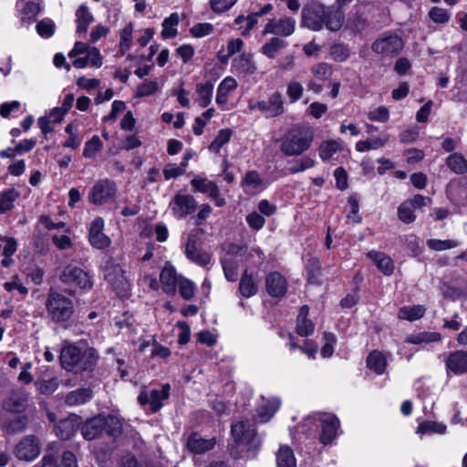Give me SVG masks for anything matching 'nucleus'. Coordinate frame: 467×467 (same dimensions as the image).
I'll list each match as a JSON object with an SVG mask.
<instances>
[{
	"instance_id": "obj_1",
	"label": "nucleus",
	"mask_w": 467,
	"mask_h": 467,
	"mask_svg": "<svg viewBox=\"0 0 467 467\" xmlns=\"http://www.w3.org/2000/svg\"><path fill=\"white\" fill-rule=\"evenodd\" d=\"M232 435L236 447L245 450L254 457L260 447L261 440L257 436L254 426L248 420H242L232 425Z\"/></svg>"
},
{
	"instance_id": "obj_2",
	"label": "nucleus",
	"mask_w": 467,
	"mask_h": 467,
	"mask_svg": "<svg viewBox=\"0 0 467 467\" xmlns=\"http://www.w3.org/2000/svg\"><path fill=\"white\" fill-rule=\"evenodd\" d=\"M68 57L74 58L72 65L76 68L87 67L99 68L103 64V57L99 48L88 43L78 41L69 51Z\"/></svg>"
},
{
	"instance_id": "obj_3",
	"label": "nucleus",
	"mask_w": 467,
	"mask_h": 467,
	"mask_svg": "<svg viewBox=\"0 0 467 467\" xmlns=\"http://www.w3.org/2000/svg\"><path fill=\"white\" fill-rule=\"evenodd\" d=\"M46 307L51 319L57 323L67 322L74 313L73 301L67 296L54 291L48 293Z\"/></svg>"
},
{
	"instance_id": "obj_4",
	"label": "nucleus",
	"mask_w": 467,
	"mask_h": 467,
	"mask_svg": "<svg viewBox=\"0 0 467 467\" xmlns=\"http://www.w3.org/2000/svg\"><path fill=\"white\" fill-rule=\"evenodd\" d=\"M106 281L112 286L119 296L126 297L130 291V284L126 272L112 259H108L103 265Z\"/></svg>"
},
{
	"instance_id": "obj_5",
	"label": "nucleus",
	"mask_w": 467,
	"mask_h": 467,
	"mask_svg": "<svg viewBox=\"0 0 467 467\" xmlns=\"http://www.w3.org/2000/svg\"><path fill=\"white\" fill-rule=\"evenodd\" d=\"M312 138L301 130H292L283 139L281 151L287 156L300 155L309 149Z\"/></svg>"
},
{
	"instance_id": "obj_6",
	"label": "nucleus",
	"mask_w": 467,
	"mask_h": 467,
	"mask_svg": "<svg viewBox=\"0 0 467 467\" xmlns=\"http://www.w3.org/2000/svg\"><path fill=\"white\" fill-rule=\"evenodd\" d=\"M60 281L68 286L83 291L93 287L92 276L85 270L75 265H67L60 275Z\"/></svg>"
},
{
	"instance_id": "obj_7",
	"label": "nucleus",
	"mask_w": 467,
	"mask_h": 467,
	"mask_svg": "<svg viewBox=\"0 0 467 467\" xmlns=\"http://www.w3.org/2000/svg\"><path fill=\"white\" fill-rule=\"evenodd\" d=\"M118 191L116 182L109 179L97 181L88 192V199L95 205H103L111 201Z\"/></svg>"
},
{
	"instance_id": "obj_8",
	"label": "nucleus",
	"mask_w": 467,
	"mask_h": 467,
	"mask_svg": "<svg viewBox=\"0 0 467 467\" xmlns=\"http://www.w3.org/2000/svg\"><path fill=\"white\" fill-rule=\"evenodd\" d=\"M41 448V441L36 436L26 435L16 443L13 453L17 460L31 462L40 455Z\"/></svg>"
},
{
	"instance_id": "obj_9",
	"label": "nucleus",
	"mask_w": 467,
	"mask_h": 467,
	"mask_svg": "<svg viewBox=\"0 0 467 467\" xmlns=\"http://www.w3.org/2000/svg\"><path fill=\"white\" fill-rule=\"evenodd\" d=\"M170 389V385L164 384L161 386L160 389H154L150 390L149 392L142 391L139 395L138 400L140 405L149 404L150 411L155 413L162 408V401L169 398Z\"/></svg>"
},
{
	"instance_id": "obj_10",
	"label": "nucleus",
	"mask_w": 467,
	"mask_h": 467,
	"mask_svg": "<svg viewBox=\"0 0 467 467\" xmlns=\"http://www.w3.org/2000/svg\"><path fill=\"white\" fill-rule=\"evenodd\" d=\"M326 6L320 3H313L303 10L302 17L304 25L314 31H319L324 27Z\"/></svg>"
},
{
	"instance_id": "obj_11",
	"label": "nucleus",
	"mask_w": 467,
	"mask_h": 467,
	"mask_svg": "<svg viewBox=\"0 0 467 467\" xmlns=\"http://www.w3.org/2000/svg\"><path fill=\"white\" fill-rule=\"evenodd\" d=\"M317 420L321 424L320 442L325 445L330 444L338 435V419L333 414L319 413Z\"/></svg>"
},
{
	"instance_id": "obj_12",
	"label": "nucleus",
	"mask_w": 467,
	"mask_h": 467,
	"mask_svg": "<svg viewBox=\"0 0 467 467\" xmlns=\"http://www.w3.org/2000/svg\"><path fill=\"white\" fill-rule=\"evenodd\" d=\"M170 208L177 219H182L196 210L197 202L192 195L179 192L171 202Z\"/></svg>"
},
{
	"instance_id": "obj_13",
	"label": "nucleus",
	"mask_w": 467,
	"mask_h": 467,
	"mask_svg": "<svg viewBox=\"0 0 467 467\" xmlns=\"http://www.w3.org/2000/svg\"><path fill=\"white\" fill-rule=\"evenodd\" d=\"M250 110L258 109L266 117H276L284 112L282 95L279 92L273 93L267 100H261L249 104Z\"/></svg>"
},
{
	"instance_id": "obj_14",
	"label": "nucleus",
	"mask_w": 467,
	"mask_h": 467,
	"mask_svg": "<svg viewBox=\"0 0 467 467\" xmlns=\"http://www.w3.org/2000/svg\"><path fill=\"white\" fill-rule=\"evenodd\" d=\"M104 220L96 217L90 223L88 229V241L96 249H105L110 245V239L103 233Z\"/></svg>"
},
{
	"instance_id": "obj_15",
	"label": "nucleus",
	"mask_w": 467,
	"mask_h": 467,
	"mask_svg": "<svg viewBox=\"0 0 467 467\" xmlns=\"http://www.w3.org/2000/svg\"><path fill=\"white\" fill-rule=\"evenodd\" d=\"M371 47L375 53L394 56L402 49L403 42L398 36H388L377 39Z\"/></svg>"
},
{
	"instance_id": "obj_16",
	"label": "nucleus",
	"mask_w": 467,
	"mask_h": 467,
	"mask_svg": "<svg viewBox=\"0 0 467 467\" xmlns=\"http://www.w3.org/2000/svg\"><path fill=\"white\" fill-rule=\"evenodd\" d=\"M296 20L291 17H285L280 19H272L265 25L263 34H274L283 36H288L295 31Z\"/></svg>"
},
{
	"instance_id": "obj_17",
	"label": "nucleus",
	"mask_w": 467,
	"mask_h": 467,
	"mask_svg": "<svg viewBox=\"0 0 467 467\" xmlns=\"http://www.w3.org/2000/svg\"><path fill=\"white\" fill-rule=\"evenodd\" d=\"M244 192L248 195H255L263 192L267 184L256 171H247L241 183Z\"/></svg>"
},
{
	"instance_id": "obj_18",
	"label": "nucleus",
	"mask_w": 467,
	"mask_h": 467,
	"mask_svg": "<svg viewBox=\"0 0 467 467\" xmlns=\"http://www.w3.org/2000/svg\"><path fill=\"white\" fill-rule=\"evenodd\" d=\"M448 371L455 375H462L467 372V351L456 350L451 352L445 360Z\"/></svg>"
},
{
	"instance_id": "obj_19",
	"label": "nucleus",
	"mask_w": 467,
	"mask_h": 467,
	"mask_svg": "<svg viewBox=\"0 0 467 467\" xmlns=\"http://www.w3.org/2000/svg\"><path fill=\"white\" fill-rule=\"evenodd\" d=\"M267 293L274 297L283 296L287 290V282L278 272L270 273L265 278Z\"/></svg>"
},
{
	"instance_id": "obj_20",
	"label": "nucleus",
	"mask_w": 467,
	"mask_h": 467,
	"mask_svg": "<svg viewBox=\"0 0 467 467\" xmlns=\"http://www.w3.org/2000/svg\"><path fill=\"white\" fill-rule=\"evenodd\" d=\"M182 275H178L174 267L166 264L160 275V281L162 289L166 294L173 295L176 292L177 285Z\"/></svg>"
},
{
	"instance_id": "obj_21",
	"label": "nucleus",
	"mask_w": 467,
	"mask_h": 467,
	"mask_svg": "<svg viewBox=\"0 0 467 467\" xmlns=\"http://www.w3.org/2000/svg\"><path fill=\"white\" fill-rule=\"evenodd\" d=\"M80 349L71 344L64 346L60 352V362L62 367L68 371H76L80 358Z\"/></svg>"
},
{
	"instance_id": "obj_22",
	"label": "nucleus",
	"mask_w": 467,
	"mask_h": 467,
	"mask_svg": "<svg viewBox=\"0 0 467 467\" xmlns=\"http://www.w3.org/2000/svg\"><path fill=\"white\" fill-rule=\"evenodd\" d=\"M187 257L200 265H207L210 263V255L197 247V239L194 235H189L185 246Z\"/></svg>"
},
{
	"instance_id": "obj_23",
	"label": "nucleus",
	"mask_w": 467,
	"mask_h": 467,
	"mask_svg": "<svg viewBox=\"0 0 467 467\" xmlns=\"http://www.w3.org/2000/svg\"><path fill=\"white\" fill-rule=\"evenodd\" d=\"M42 467H78L77 459L71 451H64L58 459L54 454H46L42 458Z\"/></svg>"
},
{
	"instance_id": "obj_24",
	"label": "nucleus",
	"mask_w": 467,
	"mask_h": 467,
	"mask_svg": "<svg viewBox=\"0 0 467 467\" xmlns=\"http://www.w3.org/2000/svg\"><path fill=\"white\" fill-rule=\"evenodd\" d=\"M280 407V400L276 398L271 400H263L257 409L254 419L258 423H265L274 416Z\"/></svg>"
},
{
	"instance_id": "obj_25",
	"label": "nucleus",
	"mask_w": 467,
	"mask_h": 467,
	"mask_svg": "<svg viewBox=\"0 0 467 467\" xmlns=\"http://www.w3.org/2000/svg\"><path fill=\"white\" fill-rule=\"evenodd\" d=\"M324 26L330 31H338L344 22V13L340 6H326Z\"/></svg>"
},
{
	"instance_id": "obj_26",
	"label": "nucleus",
	"mask_w": 467,
	"mask_h": 467,
	"mask_svg": "<svg viewBox=\"0 0 467 467\" xmlns=\"http://www.w3.org/2000/svg\"><path fill=\"white\" fill-rule=\"evenodd\" d=\"M103 424V415H99L88 420L81 427V433L83 437L88 441L99 437V435L104 431Z\"/></svg>"
},
{
	"instance_id": "obj_27",
	"label": "nucleus",
	"mask_w": 467,
	"mask_h": 467,
	"mask_svg": "<svg viewBox=\"0 0 467 467\" xmlns=\"http://www.w3.org/2000/svg\"><path fill=\"white\" fill-rule=\"evenodd\" d=\"M367 256L373 261L378 269L385 275H391L395 265L393 260L387 254L379 251H369Z\"/></svg>"
},
{
	"instance_id": "obj_28",
	"label": "nucleus",
	"mask_w": 467,
	"mask_h": 467,
	"mask_svg": "<svg viewBox=\"0 0 467 467\" xmlns=\"http://www.w3.org/2000/svg\"><path fill=\"white\" fill-rule=\"evenodd\" d=\"M215 445V439H203L198 433H192L187 441V448L193 453L200 454L212 450Z\"/></svg>"
},
{
	"instance_id": "obj_29",
	"label": "nucleus",
	"mask_w": 467,
	"mask_h": 467,
	"mask_svg": "<svg viewBox=\"0 0 467 467\" xmlns=\"http://www.w3.org/2000/svg\"><path fill=\"white\" fill-rule=\"evenodd\" d=\"M232 67L235 72L243 75L254 74L257 69L252 55L246 53L236 57L233 61Z\"/></svg>"
},
{
	"instance_id": "obj_30",
	"label": "nucleus",
	"mask_w": 467,
	"mask_h": 467,
	"mask_svg": "<svg viewBox=\"0 0 467 467\" xmlns=\"http://www.w3.org/2000/svg\"><path fill=\"white\" fill-rule=\"evenodd\" d=\"M222 265L223 274L227 281L235 282L238 278L239 269V256L236 254L233 255L231 254H225L222 259Z\"/></svg>"
},
{
	"instance_id": "obj_31",
	"label": "nucleus",
	"mask_w": 467,
	"mask_h": 467,
	"mask_svg": "<svg viewBox=\"0 0 467 467\" xmlns=\"http://www.w3.org/2000/svg\"><path fill=\"white\" fill-rule=\"evenodd\" d=\"M237 88V81L232 77H226L219 84L216 92V103L224 105L228 101L229 95Z\"/></svg>"
},
{
	"instance_id": "obj_32",
	"label": "nucleus",
	"mask_w": 467,
	"mask_h": 467,
	"mask_svg": "<svg viewBox=\"0 0 467 467\" xmlns=\"http://www.w3.org/2000/svg\"><path fill=\"white\" fill-rule=\"evenodd\" d=\"M309 308L303 306L296 318V333L301 337H307L314 332L315 327L311 320L307 319Z\"/></svg>"
},
{
	"instance_id": "obj_33",
	"label": "nucleus",
	"mask_w": 467,
	"mask_h": 467,
	"mask_svg": "<svg viewBox=\"0 0 467 467\" xmlns=\"http://www.w3.org/2000/svg\"><path fill=\"white\" fill-rule=\"evenodd\" d=\"M389 140V135L381 137H372L368 140H358L355 144V149L358 152H366L372 150L383 148Z\"/></svg>"
},
{
	"instance_id": "obj_34",
	"label": "nucleus",
	"mask_w": 467,
	"mask_h": 467,
	"mask_svg": "<svg viewBox=\"0 0 467 467\" xmlns=\"http://www.w3.org/2000/svg\"><path fill=\"white\" fill-rule=\"evenodd\" d=\"M94 17L88 6L81 5L76 11L77 33L78 35L86 34L88 26L93 23Z\"/></svg>"
},
{
	"instance_id": "obj_35",
	"label": "nucleus",
	"mask_w": 467,
	"mask_h": 467,
	"mask_svg": "<svg viewBox=\"0 0 467 467\" xmlns=\"http://www.w3.org/2000/svg\"><path fill=\"white\" fill-rule=\"evenodd\" d=\"M446 431L447 427L443 423L432 420H424L418 425L416 429V434H418L420 438L422 439V437L425 435H443L446 433Z\"/></svg>"
},
{
	"instance_id": "obj_36",
	"label": "nucleus",
	"mask_w": 467,
	"mask_h": 467,
	"mask_svg": "<svg viewBox=\"0 0 467 467\" xmlns=\"http://www.w3.org/2000/svg\"><path fill=\"white\" fill-rule=\"evenodd\" d=\"M426 313V307L422 305L404 306L398 311V318L413 322L420 319Z\"/></svg>"
},
{
	"instance_id": "obj_37",
	"label": "nucleus",
	"mask_w": 467,
	"mask_h": 467,
	"mask_svg": "<svg viewBox=\"0 0 467 467\" xmlns=\"http://www.w3.org/2000/svg\"><path fill=\"white\" fill-rule=\"evenodd\" d=\"M17 8L21 21L28 23L33 21L41 10L38 1H25Z\"/></svg>"
},
{
	"instance_id": "obj_38",
	"label": "nucleus",
	"mask_w": 467,
	"mask_h": 467,
	"mask_svg": "<svg viewBox=\"0 0 467 467\" xmlns=\"http://www.w3.org/2000/svg\"><path fill=\"white\" fill-rule=\"evenodd\" d=\"M180 16L177 13L171 14L162 22L161 36L164 39L174 38L178 35Z\"/></svg>"
},
{
	"instance_id": "obj_39",
	"label": "nucleus",
	"mask_w": 467,
	"mask_h": 467,
	"mask_svg": "<svg viewBox=\"0 0 467 467\" xmlns=\"http://www.w3.org/2000/svg\"><path fill=\"white\" fill-rule=\"evenodd\" d=\"M20 192L15 188L5 189L0 192V214L12 210Z\"/></svg>"
},
{
	"instance_id": "obj_40",
	"label": "nucleus",
	"mask_w": 467,
	"mask_h": 467,
	"mask_svg": "<svg viewBox=\"0 0 467 467\" xmlns=\"http://www.w3.org/2000/svg\"><path fill=\"white\" fill-rule=\"evenodd\" d=\"M367 366L376 374L381 375L386 369L387 361L384 355L380 351L373 350L367 358Z\"/></svg>"
},
{
	"instance_id": "obj_41",
	"label": "nucleus",
	"mask_w": 467,
	"mask_h": 467,
	"mask_svg": "<svg viewBox=\"0 0 467 467\" xmlns=\"http://www.w3.org/2000/svg\"><path fill=\"white\" fill-rule=\"evenodd\" d=\"M98 359V353L94 348H88L80 354V358L78 363V368L75 372H81L85 370H91L96 366Z\"/></svg>"
},
{
	"instance_id": "obj_42",
	"label": "nucleus",
	"mask_w": 467,
	"mask_h": 467,
	"mask_svg": "<svg viewBox=\"0 0 467 467\" xmlns=\"http://www.w3.org/2000/svg\"><path fill=\"white\" fill-rule=\"evenodd\" d=\"M213 85L211 82L199 83L196 86V101L202 108H206L212 100Z\"/></svg>"
},
{
	"instance_id": "obj_43",
	"label": "nucleus",
	"mask_w": 467,
	"mask_h": 467,
	"mask_svg": "<svg viewBox=\"0 0 467 467\" xmlns=\"http://www.w3.org/2000/svg\"><path fill=\"white\" fill-rule=\"evenodd\" d=\"M191 185L194 189V191L205 193L209 197L218 189V185L216 182L210 181L206 178H202L200 176H195L191 181Z\"/></svg>"
},
{
	"instance_id": "obj_44",
	"label": "nucleus",
	"mask_w": 467,
	"mask_h": 467,
	"mask_svg": "<svg viewBox=\"0 0 467 467\" xmlns=\"http://www.w3.org/2000/svg\"><path fill=\"white\" fill-rule=\"evenodd\" d=\"M91 398L92 390L90 389H78L67 395L66 402L69 406H77L86 403Z\"/></svg>"
},
{
	"instance_id": "obj_45",
	"label": "nucleus",
	"mask_w": 467,
	"mask_h": 467,
	"mask_svg": "<svg viewBox=\"0 0 467 467\" xmlns=\"http://www.w3.org/2000/svg\"><path fill=\"white\" fill-rule=\"evenodd\" d=\"M342 150L341 143L338 140H328L323 141L318 149L319 157L323 161L330 160L334 154Z\"/></svg>"
},
{
	"instance_id": "obj_46",
	"label": "nucleus",
	"mask_w": 467,
	"mask_h": 467,
	"mask_svg": "<svg viewBox=\"0 0 467 467\" xmlns=\"http://www.w3.org/2000/svg\"><path fill=\"white\" fill-rule=\"evenodd\" d=\"M286 46L287 43L285 40L278 37H273L261 47V52L268 58L273 59L276 57L278 52Z\"/></svg>"
},
{
	"instance_id": "obj_47",
	"label": "nucleus",
	"mask_w": 467,
	"mask_h": 467,
	"mask_svg": "<svg viewBox=\"0 0 467 467\" xmlns=\"http://www.w3.org/2000/svg\"><path fill=\"white\" fill-rule=\"evenodd\" d=\"M441 339V336L437 332H420L410 334L406 337V342L419 345L421 343L437 342Z\"/></svg>"
},
{
	"instance_id": "obj_48",
	"label": "nucleus",
	"mask_w": 467,
	"mask_h": 467,
	"mask_svg": "<svg viewBox=\"0 0 467 467\" xmlns=\"http://www.w3.org/2000/svg\"><path fill=\"white\" fill-rule=\"evenodd\" d=\"M277 467H296V461L293 451L288 446H281L276 454Z\"/></svg>"
},
{
	"instance_id": "obj_49",
	"label": "nucleus",
	"mask_w": 467,
	"mask_h": 467,
	"mask_svg": "<svg viewBox=\"0 0 467 467\" xmlns=\"http://www.w3.org/2000/svg\"><path fill=\"white\" fill-rule=\"evenodd\" d=\"M28 420L26 416H16L3 425L4 431L8 434H16L26 430Z\"/></svg>"
},
{
	"instance_id": "obj_50",
	"label": "nucleus",
	"mask_w": 467,
	"mask_h": 467,
	"mask_svg": "<svg viewBox=\"0 0 467 467\" xmlns=\"http://www.w3.org/2000/svg\"><path fill=\"white\" fill-rule=\"evenodd\" d=\"M446 164L456 174H463L467 171V161L459 153H453L446 159Z\"/></svg>"
},
{
	"instance_id": "obj_51",
	"label": "nucleus",
	"mask_w": 467,
	"mask_h": 467,
	"mask_svg": "<svg viewBox=\"0 0 467 467\" xmlns=\"http://www.w3.org/2000/svg\"><path fill=\"white\" fill-rule=\"evenodd\" d=\"M133 26L127 24L119 32V50L121 55L126 54L131 47Z\"/></svg>"
},
{
	"instance_id": "obj_52",
	"label": "nucleus",
	"mask_w": 467,
	"mask_h": 467,
	"mask_svg": "<svg viewBox=\"0 0 467 467\" xmlns=\"http://www.w3.org/2000/svg\"><path fill=\"white\" fill-rule=\"evenodd\" d=\"M233 135L231 129H222L219 130L216 138L211 142L209 150L214 153H219L221 149L230 141Z\"/></svg>"
},
{
	"instance_id": "obj_53",
	"label": "nucleus",
	"mask_w": 467,
	"mask_h": 467,
	"mask_svg": "<svg viewBox=\"0 0 467 467\" xmlns=\"http://www.w3.org/2000/svg\"><path fill=\"white\" fill-rule=\"evenodd\" d=\"M239 290L241 295L244 297H251L257 292V287L253 277L248 274L247 270L244 271L241 277Z\"/></svg>"
},
{
	"instance_id": "obj_54",
	"label": "nucleus",
	"mask_w": 467,
	"mask_h": 467,
	"mask_svg": "<svg viewBox=\"0 0 467 467\" xmlns=\"http://www.w3.org/2000/svg\"><path fill=\"white\" fill-rule=\"evenodd\" d=\"M311 75L317 80H327L333 74V67L330 64L320 62L313 65L310 68Z\"/></svg>"
},
{
	"instance_id": "obj_55",
	"label": "nucleus",
	"mask_w": 467,
	"mask_h": 467,
	"mask_svg": "<svg viewBox=\"0 0 467 467\" xmlns=\"http://www.w3.org/2000/svg\"><path fill=\"white\" fill-rule=\"evenodd\" d=\"M240 258H244L245 261L253 264H260L264 260V253L259 247H253L250 249L247 248H239L236 252Z\"/></svg>"
},
{
	"instance_id": "obj_56",
	"label": "nucleus",
	"mask_w": 467,
	"mask_h": 467,
	"mask_svg": "<svg viewBox=\"0 0 467 467\" xmlns=\"http://www.w3.org/2000/svg\"><path fill=\"white\" fill-rule=\"evenodd\" d=\"M104 420V431L110 436H117L120 434L122 431V423L120 420L113 415H103Z\"/></svg>"
},
{
	"instance_id": "obj_57",
	"label": "nucleus",
	"mask_w": 467,
	"mask_h": 467,
	"mask_svg": "<svg viewBox=\"0 0 467 467\" xmlns=\"http://www.w3.org/2000/svg\"><path fill=\"white\" fill-rule=\"evenodd\" d=\"M234 23L239 26L242 36H247L257 23V15H250L248 16H238Z\"/></svg>"
},
{
	"instance_id": "obj_58",
	"label": "nucleus",
	"mask_w": 467,
	"mask_h": 467,
	"mask_svg": "<svg viewBox=\"0 0 467 467\" xmlns=\"http://www.w3.org/2000/svg\"><path fill=\"white\" fill-rule=\"evenodd\" d=\"M426 244L429 249L436 252L452 249L458 246V242L455 240L446 239H428Z\"/></svg>"
},
{
	"instance_id": "obj_59",
	"label": "nucleus",
	"mask_w": 467,
	"mask_h": 467,
	"mask_svg": "<svg viewBox=\"0 0 467 467\" xmlns=\"http://www.w3.org/2000/svg\"><path fill=\"white\" fill-rule=\"evenodd\" d=\"M55 431L63 440L69 439L75 432V426L70 420H62L55 427Z\"/></svg>"
},
{
	"instance_id": "obj_60",
	"label": "nucleus",
	"mask_w": 467,
	"mask_h": 467,
	"mask_svg": "<svg viewBox=\"0 0 467 467\" xmlns=\"http://www.w3.org/2000/svg\"><path fill=\"white\" fill-rule=\"evenodd\" d=\"M103 147L100 139L98 136H93L88 140L83 150V156L85 158H93Z\"/></svg>"
},
{
	"instance_id": "obj_61",
	"label": "nucleus",
	"mask_w": 467,
	"mask_h": 467,
	"mask_svg": "<svg viewBox=\"0 0 467 467\" xmlns=\"http://www.w3.org/2000/svg\"><path fill=\"white\" fill-rule=\"evenodd\" d=\"M329 54L336 62H344L349 57V49L344 44L337 43L330 47Z\"/></svg>"
},
{
	"instance_id": "obj_62",
	"label": "nucleus",
	"mask_w": 467,
	"mask_h": 467,
	"mask_svg": "<svg viewBox=\"0 0 467 467\" xmlns=\"http://www.w3.org/2000/svg\"><path fill=\"white\" fill-rule=\"evenodd\" d=\"M324 345L321 348V355L323 358H330L334 353V346L337 342V337L333 333L325 332L323 335Z\"/></svg>"
},
{
	"instance_id": "obj_63",
	"label": "nucleus",
	"mask_w": 467,
	"mask_h": 467,
	"mask_svg": "<svg viewBox=\"0 0 467 467\" xmlns=\"http://www.w3.org/2000/svg\"><path fill=\"white\" fill-rule=\"evenodd\" d=\"M35 385L41 394L50 395L57 390L58 381L57 379L36 380Z\"/></svg>"
},
{
	"instance_id": "obj_64",
	"label": "nucleus",
	"mask_w": 467,
	"mask_h": 467,
	"mask_svg": "<svg viewBox=\"0 0 467 467\" xmlns=\"http://www.w3.org/2000/svg\"><path fill=\"white\" fill-rule=\"evenodd\" d=\"M398 217L404 223H411L415 221L413 208L409 202H402L398 208Z\"/></svg>"
}]
</instances>
